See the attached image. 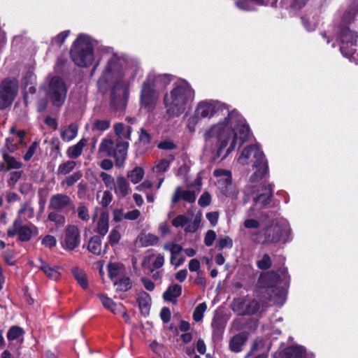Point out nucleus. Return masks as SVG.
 Masks as SVG:
<instances>
[{
	"instance_id": "21",
	"label": "nucleus",
	"mask_w": 358,
	"mask_h": 358,
	"mask_svg": "<svg viewBox=\"0 0 358 358\" xmlns=\"http://www.w3.org/2000/svg\"><path fill=\"white\" fill-rule=\"evenodd\" d=\"M182 199L189 203H194L196 200V194L194 192L184 190L180 187H178L172 196L171 201L173 203Z\"/></svg>"
},
{
	"instance_id": "26",
	"label": "nucleus",
	"mask_w": 358,
	"mask_h": 358,
	"mask_svg": "<svg viewBox=\"0 0 358 358\" xmlns=\"http://www.w3.org/2000/svg\"><path fill=\"white\" fill-rule=\"evenodd\" d=\"M182 294V287L175 284L169 286L163 294V299L165 301H170L175 304L177 302V298Z\"/></svg>"
},
{
	"instance_id": "41",
	"label": "nucleus",
	"mask_w": 358,
	"mask_h": 358,
	"mask_svg": "<svg viewBox=\"0 0 358 358\" xmlns=\"http://www.w3.org/2000/svg\"><path fill=\"white\" fill-rule=\"evenodd\" d=\"M173 161V157H169V158L162 159L157 162L154 166L153 171L157 173H162L168 170L170 166V163Z\"/></svg>"
},
{
	"instance_id": "25",
	"label": "nucleus",
	"mask_w": 358,
	"mask_h": 358,
	"mask_svg": "<svg viewBox=\"0 0 358 358\" xmlns=\"http://www.w3.org/2000/svg\"><path fill=\"white\" fill-rule=\"evenodd\" d=\"M115 192L119 198H124L130 192L129 184L123 176H118L115 183Z\"/></svg>"
},
{
	"instance_id": "13",
	"label": "nucleus",
	"mask_w": 358,
	"mask_h": 358,
	"mask_svg": "<svg viewBox=\"0 0 358 358\" xmlns=\"http://www.w3.org/2000/svg\"><path fill=\"white\" fill-rule=\"evenodd\" d=\"M262 150L257 144L245 147L237 158V162L241 165L252 164L265 159Z\"/></svg>"
},
{
	"instance_id": "29",
	"label": "nucleus",
	"mask_w": 358,
	"mask_h": 358,
	"mask_svg": "<svg viewBox=\"0 0 358 358\" xmlns=\"http://www.w3.org/2000/svg\"><path fill=\"white\" fill-rule=\"evenodd\" d=\"M159 240L158 236L152 234H141L138 236L136 241L141 246L145 248L157 245Z\"/></svg>"
},
{
	"instance_id": "10",
	"label": "nucleus",
	"mask_w": 358,
	"mask_h": 358,
	"mask_svg": "<svg viewBox=\"0 0 358 358\" xmlns=\"http://www.w3.org/2000/svg\"><path fill=\"white\" fill-rule=\"evenodd\" d=\"M357 34L348 28L343 29L340 34V50L350 62L358 63V46Z\"/></svg>"
},
{
	"instance_id": "17",
	"label": "nucleus",
	"mask_w": 358,
	"mask_h": 358,
	"mask_svg": "<svg viewBox=\"0 0 358 358\" xmlns=\"http://www.w3.org/2000/svg\"><path fill=\"white\" fill-rule=\"evenodd\" d=\"M252 168L254 172L250 177V184L248 186H254L253 183L259 182L268 174V162L266 158L252 164Z\"/></svg>"
},
{
	"instance_id": "53",
	"label": "nucleus",
	"mask_w": 358,
	"mask_h": 358,
	"mask_svg": "<svg viewBox=\"0 0 358 358\" xmlns=\"http://www.w3.org/2000/svg\"><path fill=\"white\" fill-rule=\"evenodd\" d=\"M100 176L107 187L112 189L115 186V180L111 176L105 172H102Z\"/></svg>"
},
{
	"instance_id": "50",
	"label": "nucleus",
	"mask_w": 358,
	"mask_h": 358,
	"mask_svg": "<svg viewBox=\"0 0 358 358\" xmlns=\"http://www.w3.org/2000/svg\"><path fill=\"white\" fill-rule=\"evenodd\" d=\"M69 35V31H64L57 34L55 38L52 40V43L53 45H57L61 46L68 38Z\"/></svg>"
},
{
	"instance_id": "2",
	"label": "nucleus",
	"mask_w": 358,
	"mask_h": 358,
	"mask_svg": "<svg viewBox=\"0 0 358 358\" xmlns=\"http://www.w3.org/2000/svg\"><path fill=\"white\" fill-rule=\"evenodd\" d=\"M140 72L138 66L132 65L124 57L116 53L108 54L107 64L98 80V86L101 90H105L110 83H115L111 91V104L115 110L124 108L129 97V84L123 77L126 74L134 77Z\"/></svg>"
},
{
	"instance_id": "51",
	"label": "nucleus",
	"mask_w": 358,
	"mask_h": 358,
	"mask_svg": "<svg viewBox=\"0 0 358 358\" xmlns=\"http://www.w3.org/2000/svg\"><path fill=\"white\" fill-rule=\"evenodd\" d=\"M217 247L219 250H223L224 248H231L233 247V241L229 236H225L219 240L217 243Z\"/></svg>"
},
{
	"instance_id": "48",
	"label": "nucleus",
	"mask_w": 358,
	"mask_h": 358,
	"mask_svg": "<svg viewBox=\"0 0 358 358\" xmlns=\"http://www.w3.org/2000/svg\"><path fill=\"white\" fill-rule=\"evenodd\" d=\"M110 125V122L108 120H96L93 124V129L103 131L107 130Z\"/></svg>"
},
{
	"instance_id": "9",
	"label": "nucleus",
	"mask_w": 358,
	"mask_h": 358,
	"mask_svg": "<svg viewBox=\"0 0 358 358\" xmlns=\"http://www.w3.org/2000/svg\"><path fill=\"white\" fill-rule=\"evenodd\" d=\"M114 146V141L112 138H105L102 139L99 145V152H103L109 157H114L116 166L121 167L127 156L129 143L118 141L115 144V148Z\"/></svg>"
},
{
	"instance_id": "54",
	"label": "nucleus",
	"mask_w": 358,
	"mask_h": 358,
	"mask_svg": "<svg viewBox=\"0 0 358 358\" xmlns=\"http://www.w3.org/2000/svg\"><path fill=\"white\" fill-rule=\"evenodd\" d=\"M57 240L51 235L45 236L42 240V244L45 247L52 248L56 245Z\"/></svg>"
},
{
	"instance_id": "58",
	"label": "nucleus",
	"mask_w": 358,
	"mask_h": 358,
	"mask_svg": "<svg viewBox=\"0 0 358 358\" xmlns=\"http://www.w3.org/2000/svg\"><path fill=\"white\" fill-rule=\"evenodd\" d=\"M38 148V143L36 142H34L29 148L28 150L24 155L23 158L25 161H29L31 159L34 154L35 153L36 149Z\"/></svg>"
},
{
	"instance_id": "63",
	"label": "nucleus",
	"mask_w": 358,
	"mask_h": 358,
	"mask_svg": "<svg viewBox=\"0 0 358 358\" xmlns=\"http://www.w3.org/2000/svg\"><path fill=\"white\" fill-rule=\"evenodd\" d=\"M112 201V194L110 192L105 191L103 192L101 199V204L103 206H107L110 204Z\"/></svg>"
},
{
	"instance_id": "22",
	"label": "nucleus",
	"mask_w": 358,
	"mask_h": 358,
	"mask_svg": "<svg viewBox=\"0 0 358 358\" xmlns=\"http://www.w3.org/2000/svg\"><path fill=\"white\" fill-rule=\"evenodd\" d=\"M70 203L69 196L62 194H57L51 196L50 207L55 210H61L69 206Z\"/></svg>"
},
{
	"instance_id": "64",
	"label": "nucleus",
	"mask_w": 358,
	"mask_h": 358,
	"mask_svg": "<svg viewBox=\"0 0 358 358\" xmlns=\"http://www.w3.org/2000/svg\"><path fill=\"white\" fill-rule=\"evenodd\" d=\"M141 280L144 287L147 290L152 292L155 289V285L150 279H149L146 277H143V278H141Z\"/></svg>"
},
{
	"instance_id": "46",
	"label": "nucleus",
	"mask_w": 358,
	"mask_h": 358,
	"mask_svg": "<svg viewBox=\"0 0 358 358\" xmlns=\"http://www.w3.org/2000/svg\"><path fill=\"white\" fill-rule=\"evenodd\" d=\"M257 266L261 270H267L270 268L272 266V261L269 255H263L262 259L257 262Z\"/></svg>"
},
{
	"instance_id": "36",
	"label": "nucleus",
	"mask_w": 358,
	"mask_h": 358,
	"mask_svg": "<svg viewBox=\"0 0 358 358\" xmlns=\"http://www.w3.org/2000/svg\"><path fill=\"white\" fill-rule=\"evenodd\" d=\"M88 250L92 253L99 255L101 253V241L98 236L92 237L88 243Z\"/></svg>"
},
{
	"instance_id": "18",
	"label": "nucleus",
	"mask_w": 358,
	"mask_h": 358,
	"mask_svg": "<svg viewBox=\"0 0 358 358\" xmlns=\"http://www.w3.org/2000/svg\"><path fill=\"white\" fill-rule=\"evenodd\" d=\"M165 258L162 254H150L144 257L141 266L144 268L149 269L152 273L155 269H159L164 264Z\"/></svg>"
},
{
	"instance_id": "8",
	"label": "nucleus",
	"mask_w": 358,
	"mask_h": 358,
	"mask_svg": "<svg viewBox=\"0 0 358 358\" xmlns=\"http://www.w3.org/2000/svg\"><path fill=\"white\" fill-rule=\"evenodd\" d=\"M47 99L55 107H61L66 98L67 87L63 80L58 76L48 78L43 87Z\"/></svg>"
},
{
	"instance_id": "42",
	"label": "nucleus",
	"mask_w": 358,
	"mask_h": 358,
	"mask_svg": "<svg viewBox=\"0 0 358 358\" xmlns=\"http://www.w3.org/2000/svg\"><path fill=\"white\" fill-rule=\"evenodd\" d=\"M151 81L154 83V87L164 88L170 83L171 79L169 76L164 74L158 75L153 80L151 78Z\"/></svg>"
},
{
	"instance_id": "38",
	"label": "nucleus",
	"mask_w": 358,
	"mask_h": 358,
	"mask_svg": "<svg viewBox=\"0 0 358 358\" xmlns=\"http://www.w3.org/2000/svg\"><path fill=\"white\" fill-rule=\"evenodd\" d=\"M114 131L120 139H129L131 128V127H127L125 131L124 125L122 123H117L114 125Z\"/></svg>"
},
{
	"instance_id": "47",
	"label": "nucleus",
	"mask_w": 358,
	"mask_h": 358,
	"mask_svg": "<svg viewBox=\"0 0 358 358\" xmlns=\"http://www.w3.org/2000/svg\"><path fill=\"white\" fill-rule=\"evenodd\" d=\"M121 238L120 229L119 226H116L110 233L108 239L110 245L117 244Z\"/></svg>"
},
{
	"instance_id": "61",
	"label": "nucleus",
	"mask_w": 358,
	"mask_h": 358,
	"mask_svg": "<svg viewBox=\"0 0 358 358\" xmlns=\"http://www.w3.org/2000/svg\"><path fill=\"white\" fill-rule=\"evenodd\" d=\"M82 177V174L80 172H75L70 176L67 177L66 179V184L69 186H72L74 185L80 178Z\"/></svg>"
},
{
	"instance_id": "43",
	"label": "nucleus",
	"mask_w": 358,
	"mask_h": 358,
	"mask_svg": "<svg viewBox=\"0 0 358 358\" xmlns=\"http://www.w3.org/2000/svg\"><path fill=\"white\" fill-rule=\"evenodd\" d=\"M116 289L122 292H127L131 287V282L128 277L120 278L118 281L115 282Z\"/></svg>"
},
{
	"instance_id": "4",
	"label": "nucleus",
	"mask_w": 358,
	"mask_h": 358,
	"mask_svg": "<svg viewBox=\"0 0 358 358\" xmlns=\"http://www.w3.org/2000/svg\"><path fill=\"white\" fill-rule=\"evenodd\" d=\"M289 280V276L286 268L280 269L278 273L270 271L262 275L257 282L259 296L268 299L271 304L282 303L284 294L277 285L280 281L286 282Z\"/></svg>"
},
{
	"instance_id": "23",
	"label": "nucleus",
	"mask_w": 358,
	"mask_h": 358,
	"mask_svg": "<svg viewBox=\"0 0 358 358\" xmlns=\"http://www.w3.org/2000/svg\"><path fill=\"white\" fill-rule=\"evenodd\" d=\"M137 301L141 314L144 316H147L150 313L151 306L150 296L145 291H142L138 294Z\"/></svg>"
},
{
	"instance_id": "16",
	"label": "nucleus",
	"mask_w": 358,
	"mask_h": 358,
	"mask_svg": "<svg viewBox=\"0 0 358 358\" xmlns=\"http://www.w3.org/2000/svg\"><path fill=\"white\" fill-rule=\"evenodd\" d=\"M257 236L256 240L259 243H277L282 240V230L280 225H268Z\"/></svg>"
},
{
	"instance_id": "19",
	"label": "nucleus",
	"mask_w": 358,
	"mask_h": 358,
	"mask_svg": "<svg viewBox=\"0 0 358 358\" xmlns=\"http://www.w3.org/2000/svg\"><path fill=\"white\" fill-rule=\"evenodd\" d=\"M34 233H36V229L31 228L29 225H14L13 229L8 231L9 236L17 235L21 241H29Z\"/></svg>"
},
{
	"instance_id": "15",
	"label": "nucleus",
	"mask_w": 358,
	"mask_h": 358,
	"mask_svg": "<svg viewBox=\"0 0 358 358\" xmlns=\"http://www.w3.org/2000/svg\"><path fill=\"white\" fill-rule=\"evenodd\" d=\"M80 231L76 225H68L61 241L62 246L65 250H73L80 245Z\"/></svg>"
},
{
	"instance_id": "35",
	"label": "nucleus",
	"mask_w": 358,
	"mask_h": 358,
	"mask_svg": "<svg viewBox=\"0 0 358 358\" xmlns=\"http://www.w3.org/2000/svg\"><path fill=\"white\" fill-rule=\"evenodd\" d=\"M303 355L304 350L301 347L292 346L285 349L283 358H302Z\"/></svg>"
},
{
	"instance_id": "30",
	"label": "nucleus",
	"mask_w": 358,
	"mask_h": 358,
	"mask_svg": "<svg viewBox=\"0 0 358 358\" xmlns=\"http://www.w3.org/2000/svg\"><path fill=\"white\" fill-rule=\"evenodd\" d=\"M39 268L51 280H57L60 275L59 272L56 268L50 267L46 262L39 259Z\"/></svg>"
},
{
	"instance_id": "6",
	"label": "nucleus",
	"mask_w": 358,
	"mask_h": 358,
	"mask_svg": "<svg viewBox=\"0 0 358 358\" xmlns=\"http://www.w3.org/2000/svg\"><path fill=\"white\" fill-rule=\"evenodd\" d=\"M70 53L72 60L77 66H91L94 62V46L91 37L86 34H80L74 41Z\"/></svg>"
},
{
	"instance_id": "14",
	"label": "nucleus",
	"mask_w": 358,
	"mask_h": 358,
	"mask_svg": "<svg viewBox=\"0 0 358 358\" xmlns=\"http://www.w3.org/2000/svg\"><path fill=\"white\" fill-rule=\"evenodd\" d=\"M156 101L154 83L151 81V76L144 82L141 93V107L148 110L153 108Z\"/></svg>"
},
{
	"instance_id": "56",
	"label": "nucleus",
	"mask_w": 358,
	"mask_h": 358,
	"mask_svg": "<svg viewBox=\"0 0 358 358\" xmlns=\"http://www.w3.org/2000/svg\"><path fill=\"white\" fill-rule=\"evenodd\" d=\"M210 201L211 196L210 194L208 192H204L199 199L198 203L201 207H206L210 204Z\"/></svg>"
},
{
	"instance_id": "28",
	"label": "nucleus",
	"mask_w": 358,
	"mask_h": 358,
	"mask_svg": "<svg viewBox=\"0 0 358 358\" xmlns=\"http://www.w3.org/2000/svg\"><path fill=\"white\" fill-rule=\"evenodd\" d=\"M78 134V126L71 124L61 129L60 135L64 141L69 142L74 139Z\"/></svg>"
},
{
	"instance_id": "33",
	"label": "nucleus",
	"mask_w": 358,
	"mask_h": 358,
	"mask_svg": "<svg viewBox=\"0 0 358 358\" xmlns=\"http://www.w3.org/2000/svg\"><path fill=\"white\" fill-rule=\"evenodd\" d=\"M23 334V329L18 326H13L9 329L7 333V338L10 342L8 347L11 350H13V345L11 342L15 340H18L20 337L22 336Z\"/></svg>"
},
{
	"instance_id": "34",
	"label": "nucleus",
	"mask_w": 358,
	"mask_h": 358,
	"mask_svg": "<svg viewBox=\"0 0 358 358\" xmlns=\"http://www.w3.org/2000/svg\"><path fill=\"white\" fill-rule=\"evenodd\" d=\"M144 170L140 166H136L127 173V178L133 184L140 182L144 177Z\"/></svg>"
},
{
	"instance_id": "37",
	"label": "nucleus",
	"mask_w": 358,
	"mask_h": 358,
	"mask_svg": "<svg viewBox=\"0 0 358 358\" xmlns=\"http://www.w3.org/2000/svg\"><path fill=\"white\" fill-rule=\"evenodd\" d=\"M3 159L6 165V170L20 169L22 167V163L21 162L6 152L3 153Z\"/></svg>"
},
{
	"instance_id": "31",
	"label": "nucleus",
	"mask_w": 358,
	"mask_h": 358,
	"mask_svg": "<svg viewBox=\"0 0 358 358\" xmlns=\"http://www.w3.org/2000/svg\"><path fill=\"white\" fill-rule=\"evenodd\" d=\"M264 0H237L236 6L243 10H251L256 5H263Z\"/></svg>"
},
{
	"instance_id": "32",
	"label": "nucleus",
	"mask_w": 358,
	"mask_h": 358,
	"mask_svg": "<svg viewBox=\"0 0 358 358\" xmlns=\"http://www.w3.org/2000/svg\"><path fill=\"white\" fill-rule=\"evenodd\" d=\"M99 299L103 306L113 314H118V312H121L122 304L117 305L111 299L103 295H100Z\"/></svg>"
},
{
	"instance_id": "7",
	"label": "nucleus",
	"mask_w": 358,
	"mask_h": 358,
	"mask_svg": "<svg viewBox=\"0 0 358 358\" xmlns=\"http://www.w3.org/2000/svg\"><path fill=\"white\" fill-rule=\"evenodd\" d=\"M258 299H236L231 303V308L240 315H252L261 314L266 309L268 303H270L268 299L259 296Z\"/></svg>"
},
{
	"instance_id": "44",
	"label": "nucleus",
	"mask_w": 358,
	"mask_h": 358,
	"mask_svg": "<svg viewBox=\"0 0 358 358\" xmlns=\"http://www.w3.org/2000/svg\"><path fill=\"white\" fill-rule=\"evenodd\" d=\"M206 308V303H201L195 308L193 313V319L195 322H198L202 320Z\"/></svg>"
},
{
	"instance_id": "52",
	"label": "nucleus",
	"mask_w": 358,
	"mask_h": 358,
	"mask_svg": "<svg viewBox=\"0 0 358 358\" xmlns=\"http://www.w3.org/2000/svg\"><path fill=\"white\" fill-rule=\"evenodd\" d=\"M302 21L304 27L308 31H314L318 24L317 20L315 17H313L310 21L303 17Z\"/></svg>"
},
{
	"instance_id": "55",
	"label": "nucleus",
	"mask_w": 358,
	"mask_h": 358,
	"mask_svg": "<svg viewBox=\"0 0 358 358\" xmlns=\"http://www.w3.org/2000/svg\"><path fill=\"white\" fill-rule=\"evenodd\" d=\"M108 275L110 279L117 277L119 273V266L115 263H110L108 265Z\"/></svg>"
},
{
	"instance_id": "24",
	"label": "nucleus",
	"mask_w": 358,
	"mask_h": 358,
	"mask_svg": "<svg viewBox=\"0 0 358 358\" xmlns=\"http://www.w3.org/2000/svg\"><path fill=\"white\" fill-rule=\"evenodd\" d=\"M248 339L246 332L239 333L233 336L229 341V348L232 352H239L242 350L243 346L245 345Z\"/></svg>"
},
{
	"instance_id": "40",
	"label": "nucleus",
	"mask_w": 358,
	"mask_h": 358,
	"mask_svg": "<svg viewBox=\"0 0 358 358\" xmlns=\"http://www.w3.org/2000/svg\"><path fill=\"white\" fill-rule=\"evenodd\" d=\"M72 273L74 278L78 282V284L83 288L87 289L88 287V283L85 273L78 268H73Z\"/></svg>"
},
{
	"instance_id": "62",
	"label": "nucleus",
	"mask_w": 358,
	"mask_h": 358,
	"mask_svg": "<svg viewBox=\"0 0 358 358\" xmlns=\"http://www.w3.org/2000/svg\"><path fill=\"white\" fill-rule=\"evenodd\" d=\"M171 311L169 308L164 307L160 311V317L164 323H168L171 320Z\"/></svg>"
},
{
	"instance_id": "59",
	"label": "nucleus",
	"mask_w": 358,
	"mask_h": 358,
	"mask_svg": "<svg viewBox=\"0 0 358 358\" xmlns=\"http://www.w3.org/2000/svg\"><path fill=\"white\" fill-rule=\"evenodd\" d=\"M22 176V171H13L10 173V178L8 183L10 186H14L16 182L20 179Z\"/></svg>"
},
{
	"instance_id": "45",
	"label": "nucleus",
	"mask_w": 358,
	"mask_h": 358,
	"mask_svg": "<svg viewBox=\"0 0 358 358\" xmlns=\"http://www.w3.org/2000/svg\"><path fill=\"white\" fill-rule=\"evenodd\" d=\"M76 166V162L74 161H67L58 166L57 173L58 174L66 175L70 173Z\"/></svg>"
},
{
	"instance_id": "27",
	"label": "nucleus",
	"mask_w": 358,
	"mask_h": 358,
	"mask_svg": "<svg viewBox=\"0 0 358 358\" xmlns=\"http://www.w3.org/2000/svg\"><path fill=\"white\" fill-rule=\"evenodd\" d=\"M86 138L80 139L76 145L69 147L66 150L67 156L71 159H77L81 155L83 148L87 145Z\"/></svg>"
},
{
	"instance_id": "60",
	"label": "nucleus",
	"mask_w": 358,
	"mask_h": 358,
	"mask_svg": "<svg viewBox=\"0 0 358 358\" xmlns=\"http://www.w3.org/2000/svg\"><path fill=\"white\" fill-rule=\"evenodd\" d=\"M78 215L83 221H87L90 218L88 210L84 206H80L78 208Z\"/></svg>"
},
{
	"instance_id": "3",
	"label": "nucleus",
	"mask_w": 358,
	"mask_h": 358,
	"mask_svg": "<svg viewBox=\"0 0 358 358\" xmlns=\"http://www.w3.org/2000/svg\"><path fill=\"white\" fill-rule=\"evenodd\" d=\"M194 99V91L185 80H180L164 97V102L168 114L178 117L182 114L189 103Z\"/></svg>"
},
{
	"instance_id": "11",
	"label": "nucleus",
	"mask_w": 358,
	"mask_h": 358,
	"mask_svg": "<svg viewBox=\"0 0 358 358\" xmlns=\"http://www.w3.org/2000/svg\"><path fill=\"white\" fill-rule=\"evenodd\" d=\"M213 175L217 178L215 185L222 194L232 199L238 198V191L232 182V175L230 171L218 169L214 171Z\"/></svg>"
},
{
	"instance_id": "1",
	"label": "nucleus",
	"mask_w": 358,
	"mask_h": 358,
	"mask_svg": "<svg viewBox=\"0 0 358 358\" xmlns=\"http://www.w3.org/2000/svg\"><path fill=\"white\" fill-rule=\"evenodd\" d=\"M221 113L224 117L210 124L203 132L206 150L212 152L214 162L226 159L236 148L241 147L250 136V128L245 118L236 109H230L224 103L217 100L199 101L194 115L187 120V127L191 132L202 119L210 120Z\"/></svg>"
},
{
	"instance_id": "20",
	"label": "nucleus",
	"mask_w": 358,
	"mask_h": 358,
	"mask_svg": "<svg viewBox=\"0 0 358 358\" xmlns=\"http://www.w3.org/2000/svg\"><path fill=\"white\" fill-rule=\"evenodd\" d=\"M164 249L165 250L170 251V262L171 264L174 265L176 267H178L184 263L185 257H180L176 260L178 255L180 254V252L182 251V246L176 243H167L164 245Z\"/></svg>"
},
{
	"instance_id": "5",
	"label": "nucleus",
	"mask_w": 358,
	"mask_h": 358,
	"mask_svg": "<svg viewBox=\"0 0 358 358\" xmlns=\"http://www.w3.org/2000/svg\"><path fill=\"white\" fill-rule=\"evenodd\" d=\"M247 191L256 193V196L253 198L255 206L249 210L248 218L243 224H259L264 222L278 224L277 219H274L273 215H269L257 210L258 205L266 206L270 202L273 192L271 185H264L258 189L256 186L250 185L248 186Z\"/></svg>"
},
{
	"instance_id": "49",
	"label": "nucleus",
	"mask_w": 358,
	"mask_h": 358,
	"mask_svg": "<svg viewBox=\"0 0 358 358\" xmlns=\"http://www.w3.org/2000/svg\"><path fill=\"white\" fill-rule=\"evenodd\" d=\"M10 132L13 135L12 138H14L16 145H17L18 143H23V138L25 135V132L23 130L17 131L15 127H12L10 129Z\"/></svg>"
},
{
	"instance_id": "39",
	"label": "nucleus",
	"mask_w": 358,
	"mask_h": 358,
	"mask_svg": "<svg viewBox=\"0 0 358 358\" xmlns=\"http://www.w3.org/2000/svg\"><path fill=\"white\" fill-rule=\"evenodd\" d=\"M19 220L14 222L13 224H20L25 222L27 218L33 217V209L28 205H24L18 213Z\"/></svg>"
},
{
	"instance_id": "12",
	"label": "nucleus",
	"mask_w": 358,
	"mask_h": 358,
	"mask_svg": "<svg viewBox=\"0 0 358 358\" xmlns=\"http://www.w3.org/2000/svg\"><path fill=\"white\" fill-rule=\"evenodd\" d=\"M18 92V83L16 79H6L0 86V109L9 106Z\"/></svg>"
},
{
	"instance_id": "57",
	"label": "nucleus",
	"mask_w": 358,
	"mask_h": 358,
	"mask_svg": "<svg viewBox=\"0 0 358 358\" xmlns=\"http://www.w3.org/2000/svg\"><path fill=\"white\" fill-rule=\"evenodd\" d=\"M216 238V234L213 230H208L206 234L204 243L206 246H211Z\"/></svg>"
}]
</instances>
